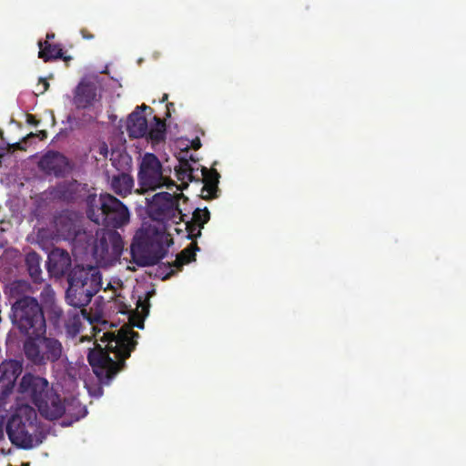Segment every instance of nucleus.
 <instances>
[{
	"mask_svg": "<svg viewBox=\"0 0 466 466\" xmlns=\"http://www.w3.org/2000/svg\"><path fill=\"white\" fill-rule=\"evenodd\" d=\"M187 200L183 193L172 195L168 192L155 194L147 199V213L149 218L163 225L157 228L152 225H143L137 230L131 246L132 261L140 267L157 265L167 253V248L173 244V238L166 232V224H179L184 221L185 214L179 208V199Z\"/></svg>",
	"mask_w": 466,
	"mask_h": 466,
	"instance_id": "1",
	"label": "nucleus"
},
{
	"mask_svg": "<svg viewBox=\"0 0 466 466\" xmlns=\"http://www.w3.org/2000/svg\"><path fill=\"white\" fill-rule=\"evenodd\" d=\"M117 296L115 299L118 312L128 315L129 324L123 325L115 331H106L100 336V330L95 333L96 340L105 343L102 347L96 343L88 350L87 360L100 384L109 385L115 377L126 368V360L136 350L139 333L133 327L144 328V320L137 312L129 309Z\"/></svg>",
	"mask_w": 466,
	"mask_h": 466,
	"instance_id": "2",
	"label": "nucleus"
},
{
	"mask_svg": "<svg viewBox=\"0 0 466 466\" xmlns=\"http://www.w3.org/2000/svg\"><path fill=\"white\" fill-rule=\"evenodd\" d=\"M11 305L9 318L21 334L44 335L46 323L43 307L34 297L35 289L26 280L11 282L5 291Z\"/></svg>",
	"mask_w": 466,
	"mask_h": 466,
	"instance_id": "3",
	"label": "nucleus"
},
{
	"mask_svg": "<svg viewBox=\"0 0 466 466\" xmlns=\"http://www.w3.org/2000/svg\"><path fill=\"white\" fill-rule=\"evenodd\" d=\"M5 431L11 443L20 449L29 450L42 443L37 412L29 405L16 408L5 424Z\"/></svg>",
	"mask_w": 466,
	"mask_h": 466,
	"instance_id": "4",
	"label": "nucleus"
},
{
	"mask_svg": "<svg viewBox=\"0 0 466 466\" xmlns=\"http://www.w3.org/2000/svg\"><path fill=\"white\" fill-rule=\"evenodd\" d=\"M67 281L66 301L78 309L87 306L102 287L100 270L93 266H75L68 273Z\"/></svg>",
	"mask_w": 466,
	"mask_h": 466,
	"instance_id": "5",
	"label": "nucleus"
},
{
	"mask_svg": "<svg viewBox=\"0 0 466 466\" xmlns=\"http://www.w3.org/2000/svg\"><path fill=\"white\" fill-rule=\"evenodd\" d=\"M87 218L97 225L119 228L128 224L130 213L126 205L109 193L100 194L97 204L88 201Z\"/></svg>",
	"mask_w": 466,
	"mask_h": 466,
	"instance_id": "6",
	"label": "nucleus"
},
{
	"mask_svg": "<svg viewBox=\"0 0 466 466\" xmlns=\"http://www.w3.org/2000/svg\"><path fill=\"white\" fill-rule=\"evenodd\" d=\"M24 352L30 362L42 366L57 361L62 356L63 346L58 339L45 334L31 335L24 342Z\"/></svg>",
	"mask_w": 466,
	"mask_h": 466,
	"instance_id": "7",
	"label": "nucleus"
},
{
	"mask_svg": "<svg viewBox=\"0 0 466 466\" xmlns=\"http://www.w3.org/2000/svg\"><path fill=\"white\" fill-rule=\"evenodd\" d=\"M137 180L143 190H155L163 187L171 189L176 186L173 180L164 176L162 164L153 153H146L142 157Z\"/></svg>",
	"mask_w": 466,
	"mask_h": 466,
	"instance_id": "8",
	"label": "nucleus"
},
{
	"mask_svg": "<svg viewBox=\"0 0 466 466\" xmlns=\"http://www.w3.org/2000/svg\"><path fill=\"white\" fill-rule=\"evenodd\" d=\"M124 248V241L116 231L103 232L93 245V256L100 263L108 264L118 259Z\"/></svg>",
	"mask_w": 466,
	"mask_h": 466,
	"instance_id": "9",
	"label": "nucleus"
},
{
	"mask_svg": "<svg viewBox=\"0 0 466 466\" xmlns=\"http://www.w3.org/2000/svg\"><path fill=\"white\" fill-rule=\"evenodd\" d=\"M22 371L23 365L18 360H8L0 364V412H7L10 397Z\"/></svg>",
	"mask_w": 466,
	"mask_h": 466,
	"instance_id": "10",
	"label": "nucleus"
},
{
	"mask_svg": "<svg viewBox=\"0 0 466 466\" xmlns=\"http://www.w3.org/2000/svg\"><path fill=\"white\" fill-rule=\"evenodd\" d=\"M71 407H76L77 412L74 414V420H79L86 413V408L81 406L76 400H71L63 402L60 397L56 394H47V397L43 400V405L38 408L43 416L50 420L61 418L65 413L70 411Z\"/></svg>",
	"mask_w": 466,
	"mask_h": 466,
	"instance_id": "11",
	"label": "nucleus"
},
{
	"mask_svg": "<svg viewBox=\"0 0 466 466\" xmlns=\"http://www.w3.org/2000/svg\"><path fill=\"white\" fill-rule=\"evenodd\" d=\"M18 390L29 397L37 408H41L43 400L48 394V381L45 378L25 373L21 379Z\"/></svg>",
	"mask_w": 466,
	"mask_h": 466,
	"instance_id": "12",
	"label": "nucleus"
},
{
	"mask_svg": "<svg viewBox=\"0 0 466 466\" xmlns=\"http://www.w3.org/2000/svg\"><path fill=\"white\" fill-rule=\"evenodd\" d=\"M72 260L69 253L59 248H53L47 257L46 268L50 276L56 279L64 277L69 270Z\"/></svg>",
	"mask_w": 466,
	"mask_h": 466,
	"instance_id": "13",
	"label": "nucleus"
},
{
	"mask_svg": "<svg viewBox=\"0 0 466 466\" xmlns=\"http://www.w3.org/2000/svg\"><path fill=\"white\" fill-rule=\"evenodd\" d=\"M38 166L41 170L48 175L62 177L67 170L68 160L57 151H47L39 160Z\"/></svg>",
	"mask_w": 466,
	"mask_h": 466,
	"instance_id": "14",
	"label": "nucleus"
},
{
	"mask_svg": "<svg viewBox=\"0 0 466 466\" xmlns=\"http://www.w3.org/2000/svg\"><path fill=\"white\" fill-rule=\"evenodd\" d=\"M146 109H151L150 106L141 105L128 116L127 121V131L129 137L141 138L147 134V120L143 112Z\"/></svg>",
	"mask_w": 466,
	"mask_h": 466,
	"instance_id": "15",
	"label": "nucleus"
},
{
	"mask_svg": "<svg viewBox=\"0 0 466 466\" xmlns=\"http://www.w3.org/2000/svg\"><path fill=\"white\" fill-rule=\"evenodd\" d=\"M219 177L220 175L215 168L208 169L206 167H201L198 182L203 184L201 189V198L203 199L208 200L218 197Z\"/></svg>",
	"mask_w": 466,
	"mask_h": 466,
	"instance_id": "16",
	"label": "nucleus"
},
{
	"mask_svg": "<svg viewBox=\"0 0 466 466\" xmlns=\"http://www.w3.org/2000/svg\"><path fill=\"white\" fill-rule=\"evenodd\" d=\"M96 97V85L89 81H81L76 88L74 103L77 108H87L93 106Z\"/></svg>",
	"mask_w": 466,
	"mask_h": 466,
	"instance_id": "17",
	"label": "nucleus"
},
{
	"mask_svg": "<svg viewBox=\"0 0 466 466\" xmlns=\"http://www.w3.org/2000/svg\"><path fill=\"white\" fill-rule=\"evenodd\" d=\"M84 319L89 320L90 323L93 322V319H89L85 309H70L66 314L62 329H65L68 337L74 338L80 333Z\"/></svg>",
	"mask_w": 466,
	"mask_h": 466,
	"instance_id": "18",
	"label": "nucleus"
},
{
	"mask_svg": "<svg viewBox=\"0 0 466 466\" xmlns=\"http://www.w3.org/2000/svg\"><path fill=\"white\" fill-rule=\"evenodd\" d=\"M197 250H198V245L196 243H192L178 253L173 262L163 264L164 268L168 270L163 279H166L172 276L175 273V270L173 269L174 268L177 270H181L185 264L196 260Z\"/></svg>",
	"mask_w": 466,
	"mask_h": 466,
	"instance_id": "19",
	"label": "nucleus"
},
{
	"mask_svg": "<svg viewBox=\"0 0 466 466\" xmlns=\"http://www.w3.org/2000/svg\"><path fill=\"white\" fill-rule=\"evenodd\" d=\"M176 175L181 181V186H175L177 189L183 190L188 186V181H198V167H194L188 160L179 159V164L175 167Z\"/></svg>",
	"mask_w": 466,
	"mask_h": 466,
	"instance_id": "20",
	"label": "nucleus"
},
{
	"mask_svg": "<svg viewBox=\"0 0 466 466\" xmlns=\"http://www.w3.org/2000/svg\"><path fill=\"white\" fill-rule=\"evenodd\" d=\"M108 179L110 181V188L116 195L125 198L131 193L134 179L129 174L122 171L116 175H113L111 177H108Z\"/></svg>",
	"mask_w": 466,
	"mask_h": 466,
	"instance_id": "21",
	"label": "nucleus"
},
{
	"mask_svg": "<svg viewBox=\"0 0 466 466\" xmlns=\"http://www.w3.org/2000/svg\"><path fill=\"white\" fill-rule=\"evenodd\" d=\"M37 46L39 47L38 57L45 62L63 57V48L60 44H52L48 40H39Z\"/></svg>",
	"mask_w": 466,
	"mask_h": 466,
	"instance_id": "22",
	"label": "nucleus"
},
{
	"mask_svg": "<svg viewBox=\"0 0 466 466\" xmlns=\"http://www.w3.org/2000/svg\"><path fill=\"white\" fill-rule=\"evenodd\" d=\"M56 228L65 238H75L78 234L76 222L67 215H60L55 220Z\"/></svg>",
	"mask_w": 466,
	"mask_h": 466,
	"instance_id": "23",
	"label": "nucleus"
},
{
	"mask_svg": "<svg viewBox=\"0 0 466 466\" xmlns=\"http://www.w3.org/2000/svg\"><path fill=\"white\" fill-rule=\"evenodd\" d=\"M50 194L55 199L72 202L76 198V187L73 183L62 182L54 187Z\"/></svg>",
	"mask_w": 466,
	"mask_h": 466,
	"instance_id": "24",
	"label": "nucleus"
},
{
	"mask_svg": "<svg viewBox=\"0 0 466 466\" xmlns=\"http://www.w3.org/2000/svg\"><path fill=\"white\" fill-rule=\"evenodd\" d=\"M40 262L41 258L35 251L29 252L25 256V265L27 268L28 274L33 279V281L35 283H41L43 281Z\"/></svg>",
	"mask_w": 466,
	"mask_h": 466,
	"instance_id": "25",
	"label": "nucleus"
},
{
	"mask_svg": "<svg viewBox=\"0 0 466 466\" xmlns=\"http://www.w3.org/2000/svg\"><path fill=\"white\" fill-rule=\"evenodd\" d=\"M154 126L150 128L147 127V135L153 143H159L164 141L166 137V123L157 116H154Z\"/></svg>",
	"mask_w": 466,
	"mask_h": 466,
	"instance_id": "26",
	"label": "nucleus"
},
{
	"mask_svg": "<svg viewBox=\"0 0 466 466\" xmlns=\"http://www.w3.org/2000/svg\"><path fill=\"white\" fill-rule=\"evenodd\" d=\"M47 309L50 323L56 329L61 330L62 325L66 319V314L64 313L63 309L57 304L48 308Z\"/></svg>",
	"mask_w": 466,
	"mask_h": 466,
	"instance_id": "27",
	"label": "nucleus"
},
{
	"mask_svg": "<svg viewBox=\"0 0 466 466\" xmlns=\"http://www.w3.org/2000/svg\"><path fill=\"white\" fill-rule=\"evenodd\" d=\"M40 299L42 303L46 309L56 305V293L52 289L51 285L46 284L40 293Z\"/></svg>",
	"mask_w": 466,
	"mask_h": 466,
	"instance_id": "28",
	"label": "nucleus"
},
{
	"mask_svg": "<svg viewBox=\"0 0 466 466\" xmlns=\"http://www.w3.org/2000/svg\"><path fill=\"white\" fill-rule=\"evenodd\" d=\"M210 219V213L207 208H204L203 209L197 208L193 212V217L191 221L195 222L197 225H198V228L204 227L206 223L208 222Z\"/></svg>",
	"mask_w": 466,
	"mask_h": 466,
	"instance_id": "29",
	"label": "nucleus"
},
{
	"mask_svg": "<svg viewBox=\"0 0 466 466\" xmlns=\"http://www.w3.org/2000/svg\"><path fill=\"white\" fill-rule=\"evenodd\" d=\"M201 228H198V225H197L195 222L187 221L186 222V230L187 232V238L189 239H195L201 236Z\"/></svg>",
	"mask_w": 466,
	"mask_h": 466,
	"instance_id": "30",
	"label": "nucleus"
},
{
	"mask_svg": "<svg viewBox=\"0 0 466 466\" xmlns=\"http://www.w3.org/2000/svg\"><path fill=\"white\" fill-rule=\"evenodd\" d=\"M129 159L127 155H124L118 151H112L110 160L112 165L119 171L122 168L120 160Z\"/></svg>",
	"mask_w": 466,
	"mask_h": 466,
	"instance_id": "31",
	"label": "nucleus"
},
{
	"mask_svg": "<svg viewBox=\"0 0 466 466\" xmlns=\"http://www.w3.org/2000/svg\"><path fill=\"white\" fill-rule=\"evenodd\" d=\"M37 137L40 140H44L47 137V132L46 130H40L38 133H29L26 137L23 138V142H26L28 138Z\"/></svg>",
	"mask_w": 466,
	"mask_h": 466,
	"instance_id": "32",
	"label": "nucleus"
},
{
	"mask_svg": "<svg viewBox=\"0 0 466 466\" xmlns=\"http://www.w3.org/2000/svg\"><path fill=\"white\" fill-rule=\"evenodd\" d=\"M6 416V412H5V414H2V412H0V441L2 440H4V437H5V418Z\"/></svg>",
	"mask_w": 466,
	"mask_h": 466,
	"instance_id": "33",
	"label": "nucleus"
},
{
	"mask_svg": "<svg viewBox=\"0 0 466 466\" xmlns=\"http://www.w3.org/2000/svg\"><path fill=\"white\" fill-rule=\"evenodd\" d=\"M8 150L9 151L25 150V147L22 146L21 142H15L13 144H8Z\"/></svg>",
	"mask_w": 466,
	"mask_h": 466,
	"instance_id": "34",
	"label": "nucleus"
},
{
	"mask_svg": "<svg viewBox=\"0 0 466 466\" xmlns=\"http://www.w3.org/2000/svg\"><path fill=\"white\" fill-rule=\"evenodd\" d=\"M98 152L101 156H103L104 157H106L107 155H108V147L107 145L103 142L100 146H99V148H98Z\"/></svg>",
	"mask_w": 466,
	"mask_h": 466,
	"instance_id": "35",
	"label": "nucleus"
},
{
	"mask_svg": "<svg viewBox=\"0 0 466 466\" xmlns=\"http://www.w3.org/2000/svg\"><path fill=\"white\" fill-rule=\"evenodd\" d=\"M26 122L32 126H38L39 124V120H37L36 117L32 114L26 115Z\"/></svg>",
	"mask_w": 466,
	"mask_h": 466,
	"instance_id": "36",
	"label": "nucleus"
},
{
	"mask_svg": "<svg viewBox=\"0 0 466 466\" xmlns=\"http://www.w3.org/2000/svg\"><path fill=\"white\" fill-rule=\"evenodd\" d=\"M80 34H81L82 37H83L84 39H86V40H91V39H93V38L95 37V36H94V35H93V34H91V33H90L87 29H86V28H82V29L80 30Z\"/></svg>",
	"mask_w": 466,
	"mask_h": 466,
	"instance_id": "37",
	"label": "nucleus"
},
{
	"mask_svg": "<svg viewBox=\"0 0 466 466\" xmlns=\"http://www.w3.org/2000/svg\"><path fill=\"white\" fill-rule=\"evenodd\" d=\"M175 110V105L174 103H167V114H166V116L167 117H170L171 116V111H174Z\"/></svg>",
	"mask_w": 466,
	"mask_h": 466,
	"instance_id": "38",
	"label": "nucleus"
},
{
	"mask_svg": "<svg viewBox=\"0 0 466 466\" xmlns=\"http://www.w3.org/2000/svg\"><path fill=\"white\" fill-rule=\"evenodd\" d=\"M39 81H40V82L42 83V85H43V90L41 91V93L43 94V93H45L46 91H47V90H48V88H49V83H48V82H47V80H46V79H45V78H40V79H39Z\"/></svg>",
	"mask_w": 466,
	"mask_h": 466,
	"instance_id": "39",
	"label": "nucleus"
},
{
	"mask_svg": "<svg viewBox=\"0 0 466 466\" xmlns=\"http://www.w3.org/2000/svg\"><path fill=\"white\" fill-rule=\"evenodd\" d=\"M56 37V35L54 33H47L46 36V40H48L49 42L53 40Z\"/></svg>",
	"mask_w": 466,
	"mask_h": 466,
	"instance_id": "40",
	"label": "nucleus"
},
{
	"mask_svg": "<svg viewBox=\"0 0 466 466\" xmlns=\"http://www.w3.org/2000/svg\"><path fill=\"white\" fill-rule=\"evenodd\" d=\"M193 147H194V148H195V149L199 148V147H200V141H199V139H197L196 141H194V143H193Z\"/></svg>",
	"mask_w": 466,
	"mask_h": 466,
	"instance_id": "41",
	"label": "nucleus"
},
{
	"mask_svg": "<svg viewBox=\"0 0 466 466\" xmlns=\"http://www.w3.org/2000/svg\"><path fill=\"white\" fill-rule=\"evenodd\" d=\"M168 98V95L167 94H164L162 98L160 99V103H164L167 100Z\"/></svg>",
	"mask_w": 466,
	"mask_h": 466,
	"instance_id": "42",
	"label": "nucleus"
},
{
	"mask_svg": "<svg viewBox=\"0 0 466 466\" xmlns=\"http://www.w3.org/2000/svg\"><path fill=\"white\" fill-rule=\"evenodd\" d=\"M60 59H62V60H64V61L67 62V61L71 60V59H72V57H71L70 56H64V55H63V57H61Z\"/></svg>",
	"mask_w": 466,
	"mask_h": 466,
	"instance_id": "43",
	"label": "nucleus"
},
{
	"mask_svg": "<svg viewBox=\"0 0 466 466\" xmlns=\"http://www.w3.org/2000/svg\"><path fill=\"white\" fill-rule=\"evenodd\" d=\"M141 303H142V302H141V300H140V299H139V300H137V304H138L137 306H140V305H141Z\"/></svg>",
	"mask_w": 466,
	"mask_h": 466,
	"instance_id": "44",
	"label": "nucleus"
},
{
	"mask_svg": "<svg viewBox=\"0 0 466 466\" xmlns=\"http://www.w3.org/2000/svg\"><path fill=\"white\" fill-rule=\"evenodd\" d=\"M4 155L3 154H0V157H2Z\"/></svg>",
	"mask_w": 466,
	"mask_h": 466,
	"instance_id": "45",
	"label": "nucleus"
}]
</instances>
